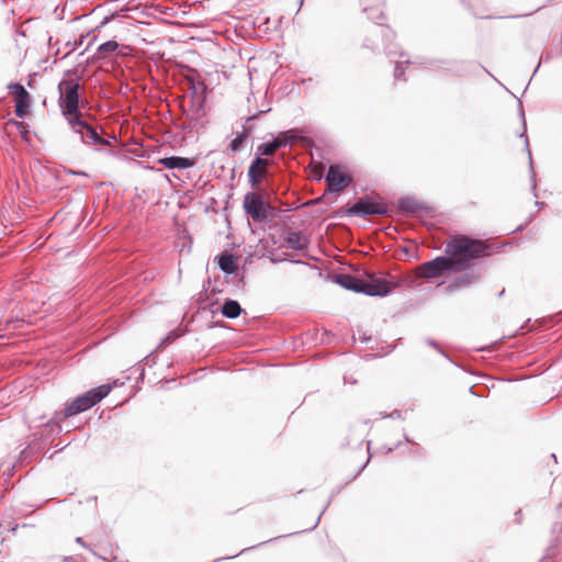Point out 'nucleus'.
I'll return each mask as SVG.
<instances>
[{"label":"nucleus","mask_w":562,"mask_h":562,"mask_svg":"<svg viewBox=\"0 0 562 562\" xmlns=\"http://www.w3.org/2000/svg\"><path fill=\"white\" fill-rule=\"evenodd\" d=\"M446 254L458 272L470 267L472 260L490 256L491 246L481 239L457 235L447 243Z\"/></svg>","instance_id":"1"},{"label":"nucleus","mask_w":562,"mask_h":562,"mask_svg":"<svg viewBox=\"0 0 562 562\" xmlns=\"http://www.w3.org/2000/svg\"><path fill=\"white\" fill-rule=\"evenodd\" d=\"M110 391L111 385L103 384L77 396L63 411L55 412L54 416L45 425L46 430L50 434H60L63 431L60 426L61 420L93 407L95 404L101 402L110 393Z\"/></svg>","instance_id":"2"},{"label":"nucleus","mask_w":562,"mask_h":562,"mask_svg":"<svg viewBox=\"0 0 562 562\" xmlns=\"http://www.w3.org/2000/svg\"><path fill=\"white\" fill-rule=\"evenodd\" d=\"M335 281L346 290L370 296H386L398 286V283L392 284L384 279L370 278V280H362L348 273L335 276Z\"/></svg>","instance_id":"3"},{"label":"nucleus","mask_w":562,"mask_h":562,"mask_svg":"<svg viewBox=\"0 0 562 562\" xmlns=\"http://www.w3.org/2000/svg\"><path fill=\"white\" fill-rule=\"evenodd\" d=\"M79 88L75 79H64L58 85V104L68 123L82 116L79 111Z\"/></svg>","instance_id":"4"},{"label":"nucleus","mask_w":562,"mask_h":562,"mask_svg":"<svg viewBox=\"0 0 562 562\" xmlns=\"http://www.w3.org/2000/svg\"><path fill=\"white\" fill-rule=\"evenodd\" d=\"M387 206L378 194H364L347 210L348 215L366 217L369 215H385Z\"/></svg>","instance_id":"5"},{"label":"nucleus","mask_w":562,"mask_h":562,"mask_svg":"<svg viewBox=\"0 0 562 562\" xmlns=\"http://www.w3.org/2000/svg\"><path fill=\"white\" fill-rule=\"evenodd\" d=\"M246 213L256 222L265 221L269 215V205L257 192H249L244 198Z\"/></svg>","instance_id":"6"},{"label":"nucleus","mask_w":562,"mask_h":562,"mask_svg":"<svg viewBox=\"0 0 562 562\" xmlns=\"http://www.w3.org/2000/svg\"><path fill=\"white\" fill-rule=\"evenodd\" d=\"M448 271L457 272L456 268L451 265V259L447 256H439L432 260L424 262L419 267L420 277L426 279L439 278Z\"/></svg>","instance_id":"7"},{"label":"nucleus","mask_w":562,"mask_h":562,"mask_svg":"<svg viewBox=\"0 0 562 562\" xmlns=\"http://www.w3.org/2000/svg\"><path fill=\"white\" fill-rule=\"evenodd\" d=\"M280 162V158L257 155L249 166L247 176H274V172L282 171Z\"/></svg>","instance_id":"8"},{"label":"nucleus","mask_w":562,"mask_h":562,"mask_svg":"<svg viewBox=\"0 0 562 562\" xmlns=\"http://www.w3.org/2000/svg\"><path fill=\"white\" fill-rule=\"evenodd\" d=\"M70 126L72 131L80 135L81 140L88 145H102L106 146L110 144L109 140L104 139L99 135L97 130L89 125L86 121L82 120V116L77 120L70 121Z\"/></svg>","instance_id":"9"},{"label":"nucleus","mask_w":562,"mask_h":562,"mask_svg":"<svg viewBox=\"0 0 562 562\" xmlns=\"http://www.w3.org/2000/svg\"><path fill=\"white\" fill-rule=\"evenodd\" d=\"M9 93L14 97L15 109L14 114L19 119H24L31 108V95L26 89L19 82H11L8 85Z\"/></svg>","instance_id":"10"},{"label":"nucleus","mask_w":562,"mask_h":562,"mask_svg":"<svg viewBox=\"0 0 562 562\" xmlns=\"http://www.w3.org/2000/svg\"><path fill=\"white\" fill-rule=\"evenodd\" d=\"M285 134H278L272 140L260 144L257 147V155L276 157L278 149L286 146Z\"/></svg>","instance_id":"11"},{"label":"nucleus","mask_w":562,"mask_h":562,"mask_svg":"<svg viewBox=\"0 0 562 562\" xmlns=\"http://www.w3.org/2000/svg\"><path fill=\"white\" fill-rule=\"evenodd\" d=\"M374 19L376 20V23L379 25L376 27H374L371 35L372 36H382L385 41V44H384L385 53L387 55L395 54V52L391 48V45H390L391 41L394 37V33L389 27H385L379 23V21L383 19V13L379 12V15H376Z\"/></svg>","instance_id":"12"},{"label":"nucleus","mask_w":562,"mask_h":562,"mask_svg":"<svg viewBox=\"0 0 562 562\" xmlns=\"http://www.w3.org/2000/svg\"><path fill=\"white\" fill-rule=\"evenodd\" d=\"M284 241L286 247L293 250H303L308 246L307 237L301 232H288Z\"/></svg>","instance_id":"13"},{"label":"nucleus","mask_w":562,"mask_h":562,"mask_svg":"<svg viewBox=\"0 0 562 562\" xmlns=\"http://www.w3.org/2000/svg\"><path fill=\"white\" fill-rule=\"evenodd\" d=\"M477 278H479V276L473 273V272H465V273L457 277L454 279V281L451 282L447 286V290L449 292H453V291H457V290H460V289L468 288V286L472 285L473 283H475Z\"/></svg>","instance_id":"14"},{"label":"nucleus","mask_w":562,"mask_h":562,"mask_svg":"<svg viewBox=\"0 0 562 562\" xmlns=\"http://www.w3.org/2000/svg\"><path fill=\"white\" fill-rule=\"evenodd\" d=\"M160 162L167 169H187L189 167H192L195 160L186 157L171 156L162 158Z\"/></svg>","instance_id":"15"},{"label":"nucleus","mask_w":562,"mask_h":562,"mask_svg":"<svg viewBox=\"0 0 562 562\" xmlns=\"http://www.w3.org/2000/svg\"><path fill=\"white\" fill-rule=\"evenodd\" d=\"M321 181L323 178H315ZM328 182L327 192L338 194L352 182L353 178H324Z\"/></svg>","instance_id":"16"},{"label":"nucleus","mask_w":562,"mask_h":562,"mask_svg":"<svg viewBox=\"0 0 562 562\" xmlns=\"http://www.w3.org/2000/svg\"><path fill=\"white\" fill-rule=\"evenodd\" d=\"M218 266L223 272L233 274L238 269L237 257L233 254L223 255L220 257Z\"/></svg>","instance_id":"17"},{"label":"nucleus","mask_w":562,"mask_h":562,"mask_svg":"<svg viewBox=\"0 0 562 562\" xmlns=\"http://www.w3.org/2000/svg\"><path fill=\"white\" fill-rule=\"evenodd\" d=\"M221 312L227 318H236L241 314L243 308L236 300L228 299L223 303Z\"/></svg>","instance_id":"18"},{"label":"nucleus","mask_w":562,"mask_h":562,"mask_svg":"<svg viewBox=\"0 0 562 562\" xmlns=\"http://www.w3.org/2000/svg\"><path fill=\"white\" fill-rule=\"evenodd\" d=\"M398 209L404 213H416L422 206L417 200L409 196L400 198L397 201Z\"/></svg>","instance_id":"19"},{"label":"nucleus","mask_w":562,"mask_h":562,"mask_svg":"<svg viewBox=\"0 0 562 562\" xmlns=\"http://www.w3.org/2000/svg\"><path fill=\"white\" fill-rule=\"evenodd\" d=\"M119 48V43L116 41H108L101 44L95 53L97 59H104L109 54L115 52Z\"/></svg>","instance_id":"20"},{"label":"nucleus","mask_w":562,"mask_h":562,"mask_svg":"<svg viewBox=\"0 0 562 562\" xmlns=\"http://www.w3.org/2000/svg\"><path fill=\"white\" fill-rule=\"evenodd\" d=\"M247 135L248 132L244 127V131L241 133H238L237 136L231 142L229 148L234 151L238 150L241 147L243 143L245 142Z\"/></svg>","instance_id":"21"},{"label":"nucleus","mask_w":562,"mask_h":562,"mask_svg":"<svg viewBox=\"0 0 562 562\" xmlns=\"http://www.w3.org/2000/svg\"><path fill=\"white\" fill-rule=\"evenodd\" d=\"M280 134H285V139L288 140L286 146L292 145L300 139H303V137H301L300 135V131L296 128L288 130L285 132H281Z\"/></svg>","instance_id":"22"},{"label":"nucleus","mask_w":562,"mask_h":562,"mask_svg":"<svg viewBox=\"0 0 562 562\" xmlns=\"http://www.w3.org/2000/svg\"><path fill=\"white\" fill-rule=\"evenodd\" d=\"M9 125H12L14 126L23 136L26 135V130H25V125L24 123L20 122V121H16L14 119H10L8 122H7V126Z\"/></svg>","instance_id":"23"},{"label":"nucleus","mask_w":562,"mask_h":562,"mask_svg":"<svg viewBox=\"0 0 562 562\" xmlns=\"http://www.w3.org/2000/svg\"><path fill=\"white\" fill-rule=\"evenodd\" d=\"M326 176L334 177V176H347V175L340 170L339 166L330 165Z\"/></svg>","instance_id":"24"},{"label":"nucleus","mask_w":562,"mask_h":562,"mask_svg":"<svg viewBox=\"0 0 562 562\" xmlns=\"http://www.w3.org/2000/svg\"><path fill=\"white\" fill-rule=\"evenodd\" d=\"M404 75L403 63H397L394 69V78L401 79Z\"/></svg>","instance_id":"25"},{"label":"nucleus","mask_w":562,"mask_h":562,"mask_svg":"<svg viewBox=\"0 0 562 562\" xmlns=\"http://www.w3.org/2000/svg\"><path fill=\"white\" fill-rule=\"evenodd\" d=\"M265 179L266 178H249V181L251 183V188L255 189V190H259L260 186H261V183H262V181Z\"/></svg>","instance_id":"26"},{"label":"nucleus","mask_w":562,"mask_h":562,"mask_svg":"<svg viewBox=\"0 0 562 562\" xmlns=\"http://www.w3.org/2000/svg\"><path fill=\"white\" fill-rule=\"evenodd\" d=\"M76 542H77L78 544H80L81 547H83V548L88 549V546H87V543L85 542V540H83V538H82V537H77V538H76Z\"/></svg>","instance_id":"27"},{"label":"nucleus","mask_w":562,"mask_h":562,"mask_svg":"<svg viewBox=\"0 0 562 562\" xmlns=\"http://www.w3.org/2000/svg\"><path fill=\"white\" fill-rule=\"evenodd\" d=\"M403 282L412 285L415 282V278L414 277H406V278L403 279Z\"/></svg>","instance_id":"28"},{"label":"nucleus","mask_w":562,"mask_h":562,"mask_svg":"<svg viewBox=\"0 0 562 562\" xmlns=\"http://www.w3.org/2000/svg\"><path fill=\"white\" fill-rule=\"evenodd\" d=\"M367 41L371 43L372 49H378L379 48V45L372 38H368Z\"/></svg>","instance_id":"29"},{"label":"nucleus","mask_w":562,"mask_h":562,"mask_svg":"<svg viewBox=\"0 0 562 562\" xmlns=\"http://www.w3.org/2000/svg\"><path fill=\"white\" fill-rule=\"evenodd\" d=\"M536 179L537 178H530V187H531L532 190H536V188H537Z\"/></svg>","instance_id":"30"},{"label":"nucleus","mask_w":562,"mask_h":562,"mask_svg":"<svg viewBox=\"0 0 562 562\" xmlns=\"http://www.w3.org/2000/svg\"><path fill=\"white\" fill-rule=\"evenodd\" d=\"M69 173L71 176H83V177H87L88 175L86 172H75V171H69Z\"/></svg>","instance_id":"31"},{"label":"nucleus","mask_w":562,"mask_h":562,"mask_svg":"<svg viewBox=\"0 0 562 562\" xmlns=\"http://www.w3.org/2000/svg\"><path fill=\"white\" fill-rule=\"evenodd\" d=\"M63 562H76L72 557H65Z\"/></svg>","instance_id":"32"},{"label":"nucleus","mask_w":562,"mask_h":562,"mask_svg":"<svg viewBox=\"0 0 562 562\" xmlns=\"http://www.w3.org/2000/svg\"><path fill=\"white\" fill-rule=\"evenodd\" d=\"M524 128H526V123L525 122H524ZM522 136L527 137L526 136V130H524ZM528 145H529V142H528V138H526V146L528 147Z\"/></svg>","instance_id":"33"},{"label":"nucleus","mask_w":562,"mask_h":562,"mask_svg":"<svg viewBox=\"0 0 562 562\" xmlns=\"http://www.w3.org/2000/svg\"><path fill=\"white\" fill-rule=\"evenodd\" d=\"M428 345H429V346H431V347H434V348H437V344H436V341H434V340H431V339H429V340H428Z\"/></svg>","instance_id":"34"},{"label":"nucleus","mask_w":562,"mask_h":562,"mask_svg":"<svg viewBox=\"0 0 562 562\" xmlns=\"http://www.w3.org/2000/svg\"><path fill=\"white\" fill-rule=\"evenodd\" d=\"M552 558H553V554H550L549 550H548L543 559H552Z\"/></svg>","instance_id":"35"},{"label":"nucleus","mask_w":562,"mask_h":562,"mask_svg":"<svg viewBox=\"0 0 562 562\" xmlns=\"http://www.w3.org/2000/svg\"><path fill=\"white\" fill-rule=\"evenodd\" d=\"M165 179H166V181H167L169 184H172V182H171V178H170V177H167V178H165Z\"/></svg>","instance_id":"36"},{"label":"nucleus","mask_w":562,"mask_h":562,"mask_svg":"<svg viewBox=\"0 0 562 562\" xmlns=\"http://www.w3.org/2000/svg\"><path fill=\"white\" fill-rule=\"evenodd\" d=\"M319 520H321V516H318V517H317V520H316L315 525L312 527V529L316 527V525H317V522H318Z\"/></svg>","instance_id":"37"},{"label":"nucleus","mask_w":562,"mask_h":562,"mask_svg":"<svg viewBox=\"0 0 562 562\" xmlns=\"http://www.w3.org/2000/svg\"><path fill=\"white\" fill-rule=\"evenodd\" d=\"M108 21H109V18H104V20H103L102 24L108 23Z\"/></svg>","instance_id":"38"},{"label":"nucleus","mask_w":562,"mask_h":562,"mask_svg":"<svg viewBox=\"0 0 562 562\" xmlns=\"http://www.w3.org/2000/svg\"><path fill=\"white\" fill-rule=\"evenodd\" d=\"M231 176H235V170L234 168L231 169Z\"/></svg>","instance_id":"39"},{"label":"nucleus","mask_w":562,"mask_h":562,"mask_svg":"<svg viewBox=\"0 0 562 562\" xmlns=\"http://www.w3.org/2000/svg\"><path fill=\"white\" fill-rule=\"evenodd\" d=\"M405 440H406L407 442H412V441H411V439H409L407 436H405Z\"/></svg>","instance_id":"40"},{"label":"nucleus","mask_w":562,"mask_h":562,"mask_svg":"<svg viewBox=\"0 0 562 562\" xmlns=\"http://www.w3.org/2000/svg\"><path fill=\"white\" fill-rule=\"evenodd\" d=\"M520 514H521L520 512H517V514H516L517 518H520Z\"/></svg>","instance_id":"41"},{"label":"nucleus","mask_w":562,"mask_h":562,"mask_svg":"<svg viewBox=\"0 0 562 562\" xmlns=\"http://www.w3.org/2000/svg\"><path fill=\"white\" fill-rule=\"evenodd\" d=\"M520 514H521L520 512H517V514H516L517 518H520Z\"/></svg>","instance_id":"42"}]
</instances>
